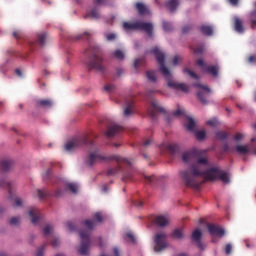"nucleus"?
<instances>
[{"mask_svg": "<svg viewBox=\"0 0 256 256\" xmlns=\"http://www.w3.org/2000/svg\"><path fill=\"white\" fill-rule=\"evenodd\" d=\"M43 179H51V169H48V170L43 174Z\"/></svg>", "mask_w": 256, "mask_h": 256, "instance_id": "obj_53", "label": "nucleus"}, {"mask_svg": "<svg viewBox=\"0 0 256 256\" xmlns=\"http://www.w3.org/2000/svg\"><path fill=\"white\" fill-rule=\"evenodd\" d=\"M154 251L156 253H159L161 251H164V249H167V234L165 233H158L155 235L154 238Z\"/></svg>", "mask_w": 256, "mask_h": 256, "instance_id": "obj_6", "label": "nucleus"}, {"mask_svg": "<svg viewBox=\"0 0 256 256\" xmlns=\"http://www.w3.org/2000/svg\"><path fill=\"white\" fill-rule=\"evenodd\" d=\"M185 127L188 131H195V120L192 117H188V124Z\"/></svg>", "mask_w": 256, "mask_h": 256, "instance_id": "obj_29", "label": "nucleus"}, {"mask_svg": "<svg viewBox=\"0 0 256 256\" xmlns=\"http://www.w3.org/2000/svg\"><path fill=\"white\" fill-rule=\"evenodd\" d=\"M136 9L139 15H147V13H149V9H147V6H145V4L141 2L136 3Z\"/></svg>", "mask_w": 256, "mask_h": 256, "instance_id": "obj_25", "label": "nucleus"}, {"mask_svg": "<svg viewBox=\"0 0 256 256\" xmlns=\"http://www.w3.org/2000/svg\"><path fill=\"white\" fill-rule=\"evenodd\" d=\"M196 63L199 67H201L202 71H204L205 73H208V75H212V77L219 76V66H216V65L208 66L207 64H205L203 59H198Z\"/></svg>", "mask_w": 256, "mask_h": 256, "instance_id": "obj_8", "label": "nucleus"}, {"mask_svg": "<svg viewBox=\"0 0 256 256\" xmlns=\"http://www.w3.org/2000/svg\"><path fill=\"white\" fill-rule=\"evenodd\" d=\"M104 91H106L107 93H113V91H115V85H113V84H106L104 86Z\"/></svg>", "mask_w": 256, "mask_h": 256, "instance_id": "obj_39", "label": "nucleus"}, {"mask_svg": "<svg viewBox=\"0 0 256 256\" xmlns=\"http://www.w3.org/2000/svg\"><path fill=\"white\" fill-rule=\"evenodd\" d=\"M83 37H91V33L89 32H85L84 34H80L76 37L77 41H79V39H83Z\"/></svg>", "mask_w": 256, "mask_h": 256, "instance_id": "obj_50", "label": "nucleus"}, {"mask_svg": "<svg viewBox=\"0 0 256 256\" xmlns=\"http://www.w3.org/2000/svg\"><path fill=\"white\" fill-rule=\"evenodd\" d=\"M166 7L171 13L175 12L177 7H179V0H169L168 2H166Z\"/></svg>", "mask_w": 256, "mask_h": 256, "instance_id": "obj_23", "label": "nucleus"}, {"mask_svg": "<svg viewBox=\"0 0 256 256\" xmlns=\"http://www.w3.org/2000/svg\"><path fill=\"white\" fill-rule=\"evenodd\" d=\"M150 53H153V55H155L156 61L160 66V71L165 79H167L168 81V87H172V89H175L176 91H183V93H189V86H187V84L171 81V72L169 71V68L165 66V53H163L157 47H154L150 51Z\"/></svg>", "mask_w": 256, "mask_h": 256, "instance_id": "obj_3", "label": "nucleus"}, {"mask_svg": "<svg viewBox=\"0 0 256 256\" xmlns=\"http://www.w3.org/2000/svg\"><path fill=\"white\" fill-rule=\"evenodd\" d=\"M114 57L121 61V60L125 59V53H123V51H121V50H116L114 52Z\"/></svg>", "mask_w": 256, "mask_h": 256, "instance_id": "obj_35", "label": "nucleus"}, {"mask_svg": "<svg viewBox=\"0 0 256 256\" xmlns=\"http://www.w3.org/2000/svg\"><path fill=\"white\" fill-rule=\"evenodd\" d=\"M126 237L131 241V243H135V236L132 233L128 232Z\"/></svg>", "mask_w": 256, "mask_h": 256, "instance_id": "obj_54", "label": "nucleus"}, {"mask_svg": "<svg viewBox=\"0 0 256 256\" xmlns=\"http://www.w3.org/2000/svg\"><path fill=\"white\" fill-rule=\"evenodd\" d=\"M116 35L115 34H113V33H111V34H106V39H107V41H115V39H116Z\"/></svg>", "mask_w": 256, "mask_h": 256, "instance_id": "obj_49", "label": "nucleus"}, {"mask_svg": "<svg viewBox=\"0 0 256 256\" xmlns=\"http://www.w3.org/2000/svg\"><path fill=\"white\" fill-rule=\"evenodd\" d=\"M223 151H224V153H229L230 148H229V144H228V143H225V144L223 145Z\"/></svg>", "mask_w": 256, "mask_h": 256, "instance_id": "obj_62", "label": "nucleus"}, {"mask_svg": "<svg viewBox=\"0 0 256 256\" xmlns=\"http://www.w3.org/2000/svg\"><path fill=\"white\" fill-rule=\"evenodd\" d=\"M86 58L85 65L89 71H99L105 73V66L103 65V52L99 46L90 45L84 52Z\"/></svg>", "mask_w": 256, "mask_h": 256, "instance_id": "obj_4", "label": "nucleus"}, {"mask_svg": "<svg viewBox=\"0 0 256 256\" xmlns=\"http://www.w3.org/2000/svg\"><path fill=\"white\" fill-rule=\"evenodd\" d=\"M43 251H45V245L37 249L36 256H43Z\"/></svg>", "mask_w": 256, "mask_h": 256, "instance_id": "obj_48", "label": "nucleus"}, {"mask_svg": "<svg viewBox=\"0 0 256 256\" xmlns=\"http://www.w3.org/2000/svg\"><path fill=\"white\" fill-rule=\"evenodd\" d=\"M12 167H13V160L11 159H4L0 162V169L3 172L10 171Z\"/></svg>", "mask_w": 256, "mask_h": 256, "instance_id": "obj_21", "label": "nucleus"}, {"mask_svg": "<svg viewBox=\"0 0 256 256\" xmlns=\"http://www.w3.org/2000/svg\"><path fill=\"white\" fill-rule=\"evenodd\" d=\"M67 187H68V189H69L72 193H77V189H78L77 184H75V183H69Z\"/></svg>", "mask_w": 256, "mask_h": 256, "instance_id": "obj_41", "label": "nucleus"}, {"mask_svg": "<svg viewBox=\"0 0 256 256\" xmlns=\"http://www.w3.org/2000/svg\"><path fill=\"white\" fill-rule=\"evenodd\" d=\"M194 87H197V89H201L197 93V97L201 101L202 105H207L209 103L207 101V97H209V93H211V89H209V87H207L205 85H201L198 83L194 84Z\"/></svg>", "mask_w": 256, "mask_h": 256, "instance_id": "obj_9", "label": "nucleus"}, {"mask_svg": "<svg viewBox=\"0 0 256 256\" xmlns=\"http://www.w3.org/2000/svg\"><path fill=\"white\" fill-rule=\"evenodd\" d=\"M229 3H231V5H238L239 0H229Z\"/></svg>", "mask_w": 256, "mask_h": 256, "instance_id": "obj_64", "label": "nucleus"}, {"mask_svg": "<svg viewBox=\"0 0 256 256\" xmlns=\"http://www.w3.org/2000/svg\"><path fill=\"white\" fill-rule=\"evenodd\" d=\"M37 196L39 197V199L42 201V199H45V197H47L49 195V193L47 192V190H40L38 189L36 191Z\"/></svg>", "mask_w": 256, "mask_h": 256, "instance_id": "obj_34", "label": "nucleus"}, {"mask_svg": "<svg viewBox=\"0 0 256 256\" xmlns=\"http://www.w3.org/2000/svg\"><path fill=\"white\" fill-rule=\"evenodd\" d=\"M10 225H17L19 223V218L13 217L9 221Z\"/></svg>", "mask_w": 256, "mask_h": 256, "instance_id": "obj_52", "label": "nucleus"}, {"mask_svg": "<svg viewBox=\"0 0 256 256\" xmlns=\"http://www.w3.org/2000/svg\"><path fill=\"white\" fill-rule=\"evenodd\" d=\"M66 227L69 231H75V225H73V222H67Z\"/></svg>", "mask_w": 256, "mask_h": 256, "instance_id": "obj_51", "label": "nucleus"}, {"mask_svg": "<svg viewBox=\"0 0 256 256\" xmlns=\"http://www.w3.org/2000/svg\"><path fill=\"white\" fill-rule=\"evenodd\" d=\"M138 31H145L149 37H153V24L150 22L138 21Z\"/></svg>", "mask_w": 256, "mask_h": 256, "instance_id": "obj_12", "label": "nucleus"}, {"mask_svg": "<svg viewBox=\"0 0 256 256\" xmlns=\"http://www.w3.org/2000/svg\"><path fill=\"white\" fill-rule=\"evenodd\" d=\"M86 17H91V19H101V13H99V9L93 8L87 12Z\"/></svg>", "mask_w": 256, "mask_h": 256, "instance_id": "obj_24", "label": "nucleus"}, {"mask_svg": "<svg viewBox=\"0 0 256 256\" xmlns=\"http://www.w3.org/2000/svg\"><path fill=\"white\" fill-rule=\"evenodd\" d=\"M146 77L148 81H151V83L157 82V76L155 75V71H147L146 72Z\"/></svg>", "mask_w": 256, "mask_h": 256, "instance_id": "obj_31", "label": "nucleus"}, {"mask_svg": "<svg viewBox=\"0 0 256 256\" xmlns=\"http://www.w3.org/2000/svg\"><path fill=\"white\" fill-rule=\"evenodd\" d=\"M152 109L148 110V113L152 119H157V112L158 113H165V108L159 106V102L152 101L151 103Z\"/></svg>", "mask_w": 256, "mask_h": 256, "instance_id": "obj_11", "label": "nucleus"}, {"mask_svg": "<svg viewBox=\"0 0 256 256\" xmlns=\"http://www.w3.org/2000/svg\"><path fill=\"white\" fill-rule=\"evenodd\" d=\"M151 143H153V140H151V139L145 140L143 142V146L144 147H149V145H151Z\"/></svg>", "mask_w": 256, "mask_h": 256, "instance_id": "obj_60", "label": "nucleus"}, {"mask_svg": "<svg viewBox=\"0 0 256 256\" xmlns=\"http://www.w3.org/2000/svg\"><path fill=\"white\" fill-rule=\"evenodd\" d=\"M195 136H196V139H198V141H203V139L207 137V132H205V130H198V131H195Z\"/></svg>", "mask_w": 256, "mask_h": 256, "instance_id": "obj_32", "label": "nucleus"}, {"mask_svg": "<svg viewBox=\"0 0 256 256\" xmlns=\"http://www.w3.org/2000/svg\"><path fill=\"white\" fill-rule=\"evenodd\" d=\"M206 125H209L210 127H217V125H219V121L217 120V118H213L211 120H208L206 122Z\"/></svg>", "mask_w": 256, "mask_h": 256, "instance_id": "obj_38", "label": "nucleus"}, {"mask_svg": "<svg viewBox=\"0 0 256 256\" xmlns=\"http://www.w3.org/2000/svg\"><path fill=\"white\" fill-rule=\"evenodd\" d=\"M29 217H31L33 225H37V223H39V219H41V212L37 208H32L29 211Z\"/></svg>", "mask_w": 256, "mask_h": 256, "instance_id": "obj_17", "label": "nucleus"}, {"mask_svg": "<svg viewBox=\"0 0 256 256\" xmlns=\"http://www.w3.org/2000/svg\"><path fill=\"white\" fill-rule=\"evenodd\" d=\"M236 151L239 153V155H247L249 153V146L247 145H237L236 146Z\"/></svg>", "mask_w": 256, "mask_h": 256, "instance_id": "obj_27", "label": "nucleus"}, {"mask_svg": "<svg viewBox=\"0 0 256 256\" xmlns=\"http://www.w3.org/2000/svg\"><path fill=\"white\" fill-rule=\"evenodd\" d=\"M182 161L184 163H194L187 170L180 172L186 187L199 189L202 183L205 182L203 179H206L207 181H215V179H219L225 185L231 183V177L228 172L217 167L205 170V167L209 165L207 150L192 149L184 152L182 154Z\"/></svg>", "mask_w": 256, "mask_h": 256, "instance_id": "obj_1", "label": "nucleus"}, {"mask_svg": "<svg viewBox=\"0 0 256 256\" xmlns=\"http://www.w3.org/2000/svg\"><path fill=\"white\" fill-rule=\"evenodd\" d=\"M255 27H256V20L255 18H251V28L255 29Z\"/></svg>", "mask_w": 256, "mask_h": 256, "instance_id": "obj_63", "label": "nucleus"}, {"mask_svg": "<svg viewBox=\"0 0 256 256\" xmlns=\"http://www.w3.org/2000/svg\"><path fill=\"white\" fill-rule=\"evenodd\" d=\"M200 31L203 35H207L208 37H211V35H213V27L211 26L202 25L200 27Z\"/></svg>", "mask_w": 256, "mask_h": 256, "instance_id": "obj_26", "label": "nucleus"}, {"mask_svg": "<svg viewBox=\"0 0 256 256\" xmlns=\"http://www.w3.org/2000/svg\"><path fill=\"white\" fill-rule=\"evenodd\" d=\"M54 103L51 99H38L36 100V107H41L42 109H51Z\"/></svg>", "mask_w": 256, "mask_h": 256, "instance_id": "obj_16", "label": "nucleus"}, {"mask_svg": "<svg viewBox=\"0 0 256 256\" xmlns=\"http://www.w3.org/2000/svg\"><path fill=\"white\" fill-rule=\"evenodd\" d=\"M135 113V102L133 100L126 101V107L124 108V117H131Z\"/></svg>", "mask_w": 256, "mask_h": 256, "instance_id": "obj_15", "label": "nucleus"}, {"mask_svg": "<svg viewBox=\"0 0 256 256\" xmlns=\"http://www.w3.org/2000/svg\"><path fill=\"white\" fill-rule=\"evenodd\" d=\"M207 227L210 235H217V237H223L225 235V230L220 226L208 224Z\"/></svg>", "mask_w": 256, "mask_h": 256, "instance_id": "obj_13", "label": "nucleus"}, {"mask_svg": "<svg viewBox=\"0 0 256 256\" xmlns=\"http://www.w3.org/2000/svg\"><path fill=\"white\" fill-rule=\"evenodd\" d=\"M143 63H144V60L141 59V58H138V59H136V60L134 61V67H135L136 69H139V65H143Z\"/></svg>", "mask_w": 256, "mask_h": 256, "instance_id": "obj_43", "label": "nucleus"}, {"mask_svg": "<svg viewBox=\"0 0 256 256\" xmlns=\"http://www.w3.org/2000/svg\"><path fill=\"white\" fill-rule=\"evenodd\" d=\"M83 145H88V147H91L92 152H90L89 156L86 158V165H89V167H93L95 163H109V161H115L118 163L116 168H109L107 170L108 177H115V175L123 173V165H131V161H129L127 158H123L119 155L104 156L103 154L99 153V149L95 148L93 140H89V136L87 135L76 137L68 141L64 145V149L68 153H71L73 151H77V149H80V147H83Z\"/></svg>", "mask_w": 256, "mask_h": 256, "instance_id": "obj_2", "label": "nucleus"}, {"mask_svg": "<svg viewBox=\"0 0 256 256\" xmlns=\"http://www.w3.org/2000/svg\"><path fill=\"white\" fill-rule=\"evenodd\" d=\"M138 27H139V21H136V22H124L123 23V29L126 32L138 31Z\"/></svg>", "mask_w": 256, "mask_h": 256, "instance_id": "obj_20", "label": "nucleus"}, {"mask_svg": "<svg viewBox=\"0 0 256 256\" xmlns=\"http://www.w3.org/2000/svg\"><path fill=\"white\" fill-rule=\"evenodd\" d=\"M84 225L88 230L80 231L81 244L78 253H80V255H89V247H91V239L89 237L91 231L97 227V222L93 220H85Z\"/></svg>", "mask_w": 256, "mask_h": 256, "instance_id": "obj_5", "label": "nucleus"}, {"mask_svg": "<svg viewBox=\"0 0 256 256\" xmlns=\"http://www.w3.org/2000/svg\"><path fill=\"white\" fill-rule=\"evenodd\" d=\"M171 237H173V239H183V229H175L172 233H171Z\"/></svg>", "mask_w": 256, "mask_h": 256, "instance_id": "obj_28", "label": "nucleus"}, {"mask_svg": "<svg viewBox=\"0 0 256 256\" xmlns=\"http://www.w3.org/2000/svg\"><path fill=\"white\" fill-rule=\"evenodd\" d=\"M134 205L137 207V209H141V207H143V201L137 200L134 202Z\"/></svg>", "mask_w": 256, "mask_h": 256, "instance_id": "obj_55", "label": "nucleus"}, {"mask_svg": "<svg viewBox=\"0 0 256 256\" xmlns=\"http://www.w3.org/2000/svg\"><path fill=\"white\" fill-rule=\"evenodd\" d=\"M0 187L8 189V193H9L8 199L10 201H14V205H13L14 207H21V205H23V200H21V198L13 196V191H11V182L5 179H2L0 180Z\"/></svg>", "mask_w": 256, "mask_h": 256, "instance_id": "obj_7", "label": "nucleus"}, {"mask_svg": "<svg viewBox=\"0 0 256 256\" xmlns=\"http://www.w3.org/2000/svg\"><path fill=\"white\" fill-rule=\"evenodd\" d=\"M53 231V228L50 225L45 226L43 229L44 235H51V232Z\"/></svg>", "mask_w": 256, "mask_h": 256, "instance_id": "obj_42", "label": "nucleus"}, {"mask_svg": "<svg viewBox=\"0 0 256 256\" xmlns=\"http://www.w3.org/2000/svg\"><path fill=\"white\" fill-rule=\"evenodd\" d=\"M183 114H184L183 110L178 109L172 113V117H181V115Z\"/></svg>", "mask_w": 256, "mask_h": 256, "instance_id": "obj_45", "label": "nucleus"}, {"mask_svg": "<svg viewBox=\"0 0 256 256\" xmlns=\"http://www.w3.org/2000/svg\"><path fill=\"white\" fill-rule=\"evenodd\" d=\"M61 241H59V239H54L52 242H51V245L52 247H59Z\"/></svg>", "mask_w": 256, "mask_h": 256, "instance_id": "obj_56", "label": "nucleus"}, {"mask_svg": "<svg viewBox=\"0 0 256 256\" xmlns=\"http://www.w3.org/2000/svg\"><path fill=\"white\" fill-rule=\"evenodd\" d=\"M234 29L237 33H244L245 28L243 27V20L239 17L234 18Z\"/></svg>", "mask_w": 256, "mask_h": 256, "instance_id": "obj_22", "label": "nucleus"}, {"mask_svg": "<svg viewBox=\"0 0 256 256\" xmlns=\"http://www.w3.org/2000/svg\"><path fill=\"white\" fill-rule=\"evenodd\" d=\"M231 251H233V246H231V244H226L225 246L226 255H231Z\"/></svg>", "mask_w": 256, "mask_h": 256, "instance_id": "obj_44", "label": "nucleus"}, {"mask_svg": "<svg viewBox=\"0 0 256 256\" xmlns=\"http://www.w3.org/2000/svg\"><path fill=\"white\" fill-rule=\"evenodd\" d=\"M179 61H181V57L180 56H175L173 59V65L177 66L179 65Z\"/></svg>", "mask_w": 256, "mask_h": 256, "instance_id": "obj_57", "label": "nucleus"}, {"mask_svg": "<svg viewBox=\"0 0 256 256\" xmlns=\"http://www.w3.org/2000/svg\"><path fill=\"white\" fill-rule=\"evenodd\" d=\"M183 73H187V75L192 77V79H199V75H197L195 72H193L187 68L183 70Z\"/></svg>", "mask_w": 256, "mask_h": 256, "instance_id": "obj_36", "label": "nucleus"}, {"mask_svg": "<svg viewBox=\"0 0 256 256\" xmlns=\"http://www.w3.org/2000/svg\"><path fill=\"white\" fill-rule=\"evenodd\" d=\"M201 237H203V233L200 229H196L192 233V241L197 243V247L200 248L202 251L205 249V245L201 242Z\"/></svg>", "mask_w": 256, "mask_h": 256, "instance_id": "obj_14", "label": "nucleus"}, {"mask_svg": "<svg viewBox=\"0 0 256 256\" xmlns=\"http://www.w3.org/2000/svg\"><path fill=\"white\" fill-rule=\"evenodd\" d=\"M94 218L96 219L97 223H101L103 221V216H101V213L99 212L94 214Z\"/></svg>", "mask_w": 256, "mask_h": 256, "instance_id": "obj_46", "label": "nucleus"}, {"mask_svg": "<svg viewBox=\"0 0 256 256\" xmlns=\"http://www.w3.org/2000/svg\"><path fill=\"white\" fill-rule=\"evenodd\" d=\"M145 181H146V183H148V185H153V183H155V181H157V177L156 176H145Z\"/></svg>", "mask_w": 256, "mask_h": 256, "instance_id": "obj_37", "label": "nucleus"}, {"mask_svg": "<svg viewBox=\"0 0 256 256\" xmlns=\"http://www.w3.org/2000/svg\"><path fill=\"white\" fill-rule=\"evenodd\" d=\"M154 223L158 227H167V225H169V218L164 215H159L155 217Z\"/></svg>", "mask_w": 256, "mask_h": 256, "instance_id": "obj_18", "label": "nucleus"}, {"mask_svg": "<svg viewBox=\"0 0 256 256\" xmlns=\"http://www.w3.org/2000/svg\"><path fill=\"white\" fill-rule=\"evenodd\" d=\"M194 53H196L197 55H200L201 53H203V46L195 48Z\"/></svg>", "mask_w": 256, "mask_h": 256, "instance_id": "obj_59", "label": "nucleus"}, {"mask_svg": "<svg viewBox=\"0 0 256 256\" xmlns=\"http://www.w3.org/2000/svg\"><path fill=\"white\" fill-rule=\"evenodd\" d=\"M241 139H243V134H241V133H237L234 136V141H241Z\"/></svg>", "mask_w": 256, "mask_h": 256, "instance_id": "obj_58", "label": "nucleus"}, {"mask_svg": "<svg viewBox=\"0 0 256 256\" xmlns=\"http://www.w3.org/2000/svg\"><path fill=\"white\" fill-rule=\"evenodd\" d=\"M164 31H173V24L169 22H163Z\"/></svg>", "mask_w": 256, "mask_h": 256, "instance_id": "obj_40", "label": "nucleus"}, {"mask_svg": "<svg viewBox=\"0 0 256 256\" xmlns=\"http://www.w3.org/2000/svg\"><path fill=\"white\" fill-rule=\"evenodd\" d=\"M21 37V32L19 31H14L13 32V38L14 39H19Z\"/></svg>", "mask_w": 256, "mask_h": 256, "instance_id": "obj_61", "label": "nucleus"}, {"mask_svg": "<svg viewBox=\"0 0 256 256\" xmlns=\"http://www.w3.org/2000/svg\"><path fill=\"white\" fill-rule=\"evenodd\" d=\"M45 41H47V32L38 34L37 41L30 42L31 51H37V45H40V47H43V45H45Z\"/></svg>", "mask_w": 256, "mask_h": 256, "instance_id": "obj_10", "label": "nucleus"}, {"mask_svg": "<svg viewBox=\"0 0 256 256\" xmlns=\"http://www.w3.org/2000/svg\"><path fill=\"white\" fill-rule=\"evenodd\" d=\"M123 131V128L119 125H112L108 128L106 132V137H115L118 133H121Z\"/></svg>", "mask_w": 256, "mask_h": 256, "instance_id": "obj_19", "label": "nucleus"}, {"mask_svg": "<svg viewBox=\"0 0 256 256\" xmlns=\"http://www.w3.org/2000/svg\"><path fill=\"white\" fill-rule=\"evenodd\" d=\"M227 137H229V134H227V132H224V131L216 132V139H219V141H225Z\"/></svg>", "mask_w": 256, "mask_h": 256, "instance_id": "obj_33", "label": "nucleus"}, {"mask_svg": "<svg viewBox=\"0 0 256 256\" xmlns=\"http://www.w3.org/2000/svg\"><path fill=\"white\" fill-rule=\"evenodd\" d=\"M167 151H169V153H171V155H175V153H177V151H179V145H177V144H168L167 145Z\"/></svg>", "mask_w": 256, "mask_h": 256, "instance_id": "obj_30", "label": "nucleus"}, {"mask_svg": "<svg viewBox=\"0 0 256 256\" xmlns=\"http://www.w3.org/2000/svg\"><path fill=\"white\" fill-rule=\"evenodd\" d=\"M191 29H193V26H191V25H186V26H184V27L182 28V33L187 34V33H189V31H191Z\"/></svg>", "mask_w": 256, "mask_h": 256, "instance_id": "obj_47", "label": "nucleus"}]
</instances>
